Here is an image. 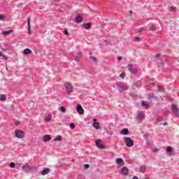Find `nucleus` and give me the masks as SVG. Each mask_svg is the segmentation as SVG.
<instances>
[{"label": "nucleus", "mask_w": 179, "mask_h": 179, "mask_svg": "<svg viewBox=\"0 0 179 179\" xmlns=\"http://www.w3.org/2000/svg\"><path fill=\"white\" fill-rule=\"evenodd\" d=\"M64 87L67 94H71L73 92V86L69 83H64Z\"/></svg>", "instance_id": "1"}, {"label": "nucleus", "mask_w": 179, "mask_h": 179, "mask_svg": "<svg viewBox=\"0 0 179 179\" xmlns=\"http://www.w3.org/2000/svg\"><path fill=\"white\" fill-rule=\"evenodd\" d=\"M15 138H17L18 139H23L25 136L24 131L19 129L15 131Z\"/></svg>", "instance_id": "2"}, {"label": "nucleus", "mask_w": 179, "mask_h": 179, "mask_svg": "<svg viewBox=\"0 0 179 179\" xmlns=\"http://www.w3.org/2000/svg\"><path fill=\"white\" fill-rule=\"evenodd\" d=\"M124 142L127 148H132L134 146V140L129 137H125Z\"/></svg>", "instance_id": "3"}, {"label": "nucleus", "mask_w": 179, "mask_h": 179, "mask_svg": "<svg viewBox=\"0 0 179 179\" xmlns=\"http://www.w3.org/2000/svg\"><path fill=\"white\" fill-rule=\"evenodd\" d=\"M136 119L138 120V122H141V121H142V120H145V113H137Z\"/></svg>", "instance_id": "4"}, {"label": "nucleus", "mask_w": 179, "mask_h": 179, "mask_svg": "<svg viewBox=\"0 0 179 179\" xmlns=\"http://www.w3.org/2000/svg\"><path fill=\"white\" fill-rule=\"evenodd\" d=\"M96 145L97 146V148H99V149H106V148H104V146H103V143L101 141V140H96Z\"/></svg>", "instance_id": "5"}, {"label": "nucleus", "mask_w": 179, "mask_h": 179, "mask_svg": "<svg viewBox=\"0 0 179 179\" xmlns=\"http://www.w3.org/2000/svg\"><path fill=\"white\" fill-rule=\"evenodd\" d=\"M94 123L93 127L95 128V129H100V125L99 124V122H97V119H93Z\"/></svg>", "instance_id": "6"}, {"label": "nucleus", "mask_w": 179, "mask_h": 179, "mask_svg": "<svg viewBox=\"0 0 179 179\" xmlns=\"http://www.w3.org/2000/svg\"><path fill=\"white\" fill-rule=\"evenodd\" d=\"M50 171H51V170L49 168H45L43 169L41 175L42 176H47V174H49Z\"/></svg>", "instance_id": "7"}, {"label": "nucleus", "mask_w": 179, "mask_h": 179, "mask_svg": "<svg viewBox=\"0 0 179 179\" xmlns=\"http://www.w3.org/2000/svg\"><path fill=\"white\" fill-rule=\"evenodd\" d=\"M171 110L173 111V113H178L179 108H178V107H177V105H172Z\"/></svg>", "instance_id": "8"}, {"label": "nucleus", "mask_w": 179, "mask_h": 179, "mask_svg": "<svg viewBox=\"0 0 179 179\" xmlns=\"http://www.w3.org/2000/svg\"><path fill=\"white\" fill-rule=\"evenodd\" d=\"M122 174H123V176H128V168L127 166L122 168Z\"/></svg>", "instance_id": "9"}, {"label": "nucleus", "mask_w": 179, "mask_h": 179, "mask_svg": "<svg viewBox=\"0 0 179 179\" xmlns=\"http://www.w3.org/2000/svg\"><path fill=\"white\" fill-rule=\"evenodd\" d=\"M77 112L78 113H85V110H83V108L82 107V105L78 104L77 106Z\"/></svg>", "instance_id": "10"}, {"label": "nucleus", "mask_w": 179, "mask_h": 179, "mask_svg": "<svg viewBox=\"0 0 179 179\" xmlns=\"http://www.w3.org/2000/svg\"><path fill=\"white\" fill-rule=\"evenodd\" d=\"M120 134L122 135H129V131L128 130V129L125 128L120 131Z\"/></svg>", "instance_id": "11"}, {"label": "nucleus", "mask_w": 179, "mask_h": 179, "mask_svg": "<svg viewBox=\"0 0 179 179\" xmlns=\"http://www.w3.org/2000/svg\"><path fill=\"white\" fill-rule=\"evenodd\" d=\"M51 141V136L50 135H45L43 136V142H48Z\"/></svg>", "instance_id": "12"}, {"label": "nucleus", "mask_w": 179, "mask_h": 179, "mask_svg": "<svg viewBox=\"0 0 179 179\" xmlns=\"http://www.w3.org/2000/svg\"><path fill=\"white\" fill-rule=\"evenodd\" d=\"M116 164H119V166H121L124 164V160L121 158L116 159Z\"/></svg>", "instance_id": "13"}, {"label": "nucleus", "mask_w": 179, "mask_h": 179, "mask_svg": "<svg viewBox=\"0 0 179 179\" xmlns=\"http://www.w3.org/2000/svg\"><path fill=\"white\" fill-rule=\"evenodd\" d=\"M76 23H80L81 22H83V18L80 15H78L76 18Z\"/></svg>", "instance_id": "14"}, {"label": "nucleus", "mask_w": 179, "mask_h": 179, "mask_svg": "<svg viewBox=\"0 0 179 179\" xmlns=\"http://www.w3.org/2000/svg\"><path fill=\"white\" fill-rule=\"evenodd\" d=\"M52 118V115L51 114L48 115V116H46L45 117V122H50V121H51Z\"/></svg>", "instance_id": "15"}, {"label": "nucleus", "mask_w": 179, "mask_h": 179, "mask_svg": "<svg viewBox=\"0 0 179 179\" xmlns=\"http://www.w3.org/2000/svg\"><path fill=\"white\" fill-rule=\"evenodd\" d=\"M29 54H31V50L27 48L24 50V55H29Z\"/></svg>", "instance_id": "16"}, {"label": "nucleus", "mask_w": 179, "mask_h": 179, "mask_svg": "<svg viewBox=\"0 0 179 179\" xmlns=\"http://www.w3.org/2000/svg\"><path fill=\"white\" fill-rule=\"evenodd\" d=\"M120 89L121 90H128V86L125 84L120 85Z\"/></svg>", "instance_id": "17"}, {"label": "nucleus", "mask_w": 179, "mask_h": 179, "mask_svg": "<svg viewBox=\"0 0 179 179\" xmlns=\"http://www.w3.org/2000/svg\"><path fill=\"white\" fill-rule=\"evenodd\" d=\"M10 33H12V30H9V31H2V34L3 36H8L9 34H10Z\"/></svg>", "instance_id": "18"}, {"label": "nucleus", "mask_w": 179, "mask_h": 179, "mask_svg": "<svg viewBox=\"0 0 179 179\" xmlns=\"http://www.w3.org/2000/svg\"><path fill=\"white\" fill-rule=\"evenodd\" d=\"M145 170H146V166H141L139 168L140 173H145Z\"/></svg>", "instance_id": "19"}, {"label": "nucleus", "mask_w": 179, "mask_h": 179, "mask_svg": "<svg viewBox=\"0 0 179 179\" xmlns=\"http://www.w3.org/2000/svg\"><path fill=\"white\" fill-rule=\"evenodd\" d=\"M53 141L55 142H61V141H62V137H61V136H57V138H55V139H53Z\"/></svg>", "instance_id": "20"}, {"label": "nucleus", "mask_w": 179, "mask_h": 179, "mask_svg": "<svg viewBox=\"0 0 179 179\" xmlns=\"http://www.w3.org/2000/svg\"><path fill=\"white\" fill-rule=\"evenodd\" d=\"M0 100H1V101H6V96L5 94H1L0 96Z\"/></svg>", "instance_id": "21"}, {"label": "nucleus", "mask_w": 179, "mask_h": 179, "mask_svg": "<svg viewBox=\"0 0 179 179\" xmlns=\"http://www.w3.org/2000/svg\"><path fill=\"white\" fill-rule=\"evenodd\" d=\"M83 26H84V28L86 29L87 30H89V29L92 27L90 24H87V23L83 24Z\"/></svg>", "instance_id": "22"}, {"label": "nucleus", "mask_w": 179, "mask_h": 179, "mask_svg": "<svg viewBox=\"0 0 179 179\" xmlns=\"http://www.w3.org/2000/svg\"><path fill=\"white\" fill-rule=\"evenodd\" d=\"M173 152V148L171 146H169L166 149V153H171Z\"/></svg>", "instance_id": "23"}, {"label": "nucleus", "mask_w": 179, "mask_h": 179, "mask_svg": "<svg viewBox=\"0 0 179 179\" xmlns=\"http://www.w3.org/2000/svg\"><path fill=\"white\" fill-rule=\"evenodd\" d=\"M143 138L145 139V141H149V134H148V133L144 134Z\"/></svg>", "instance_id": "24"}, {"label": "nucleus", "mask_w": 179, "mask_h": 179, "mask_svg": "<svg viewBox=\"0 0 179 179\" xmlns=\"http://www.w3.org/2000/svg\"><path fill=\"white\" fill-rule=\"evenodd\" d=\"M149 30H150V31H155V30H156V26L153 25V26L150 27L149 28Z\"/></svg>", "instance_id": "25"}, {"label": "nucleus", "mask_w": 179, "mask_h": 179, "mask_svg": "<svg viewBox=\"0 0 179 179\" xmlns=\"http://www.w3.org/2000/svg\"><path fill=\"white\" fill-rule=\"evenodd\" d=\"M15 166H16V164H15L14 162L10 163V167L11 169H15Z\"/></svg>", "instance_id": "26"}, {"label": "nucleus", "mask_w": 179, "mask_h": 179, "mask_svg": "<svg viewBox=\"0 0 179 179\" xmlns=\"http://www.w3.org/2000/svg\"><path fill=\"white\" fill-rule=\"evenodd\" d=\"M59 110H60L61 113H65V111H66L64 106L60 107Z\"/></svg>", "instance_id": "27"}, {"label": "nucleus", "mask_w": 179, "mask_h": 179, "mask_svg": "<svg viewBox=\"0 0 179 179\" xmlns=\"http://www.w3.org/2000/svg\"><path fill=\"white\" fill-rule=\"evenodd\" d=\"M14 124L15 127H19V125H20V122L18 120H15Z\"/></svg>", "instance_id": "28"}, {"label": "nucleus", "mask_w": 179, "mask_h": 179, "mask_svg": "<svg viewBox=\"0 0 179 179\" xmlns=\"http://www.w3.org/2000/svg\"><path fill=\"white\" fill-rule=\"evenodd\" d=\"M27 169H29V164H25L22 166V170H26Z\"/></svg>", "instance_id": "29"}, {"label": "nucleus", "mask_w": 179, "mask_h": 179, "mask_svg": "<svg viewBox=\"0 0 179 179\" xmlns=\"http://www.w3.org/2000/svg\"><path fill=\"white\" fill-rule=\"evenodd\" d=\"M169 10L171 12H176V10H177V8H176V7H171L169 8Z\"/></svg>", "instance_id": "30"}, {"label": "nucleus", "mask_w": 179, "mask_h": 179, "mask_svg": "<svg viewBox=\"0 0 179 179\" xmlns=\"http://www.w3.org/2000/svg\"><path fill=\"white\" fill-rule=\"evenodd\" d=\"M157 121H158L159 122L163 121V117H162V116L158 117H157Z\"/></svg>", "instance_id": "31"}, {"label": "nucleus", "mask_w": 179, "mask_h": 179, "mask_svg": "<svg viewBox=\"0 0 179 179\" xmlns=\"http://www.w3.org/2000/svg\"><path fill=\"white\" fill-rule=\"evenodd\" d=\"M28 34H31V29L30 25H28Z\"/></svg>", "instance_id": "32"}, {"label": "nucleus", "mask_w": 179, "mask_h": 179, "mask_svg": "<svg viewBox=\"0 0 179 179\" xmlns=\"http://www.w3.org/2000/svg\"><path fill=\"white\" fill-rule=\"evenodd\" d=\"M70 128H71V129H75V124L73 123H71L70 124Z\"/></svg>", "instance_id": "33"}, {"label": "nucleus", "mask_w": 179, "mask_h": 179, "mask_svg": "<svg viewBox=\"0 0 179 179\" xmlns=\"http://www.w3.org/2000/svg\"><path fill=\"white\" fill-rule=\"evenodd\" d=\"M134 39L136 41H141V38H139L138 36H134Z\"/></svg>", "instance_id": "34"}, {"label": "nucleus", "mask_w": 179, "mask_h": 179, "mask_svg": "<svg viewBox=\"0 0 179 179\" xmlns=\"http://www.w3.org/2000/svg\"><path fill=\"white\" fill-rule=\"evenodd\" d=\"M141 104H142V106H143L144 107H148V104L145 103V101H142V102H141Z\"/></svg>", "instance_id": "35"}, {"label": "nucleus", "mask_w": 179, "mask_h": 179, "mask_svg": "<svg viewBox=\"0 0 179 179\" xmlns=\"http://www.w3.org/2000/svg\"><path fill=\"white\" fill-rule=\"evenodd\" d=\"M159 148H154L153 149V152L154 153H157V152H159Z\"/></svg>", "instance_id": "36"}, {"label": "nucleus", "mask_w": 179, "mask_h": 179, "mask_svg": "<svg viewBox=\"0 0 179 179\" xmlns=\"http://www.w3.org/2000/svg\"><path fill=\"white\" fill-rule=\"evenodd\" d=\"M89 167H90V165H89V164H85L84 165V169H89Z\"/></svg>", "instance_id": "37"}, {"label": "nucleus", "mask_w": 179, "mask_h": 179, "mask_svg": "<svg viewBox=\"0 0 179 179\" xmlns=\"http://www.w3.org/2000/svg\"><path fill=\"white\" fill-rule=\"evenodd\" d=\"M153 97H154L153 94H148V98H150V99H153Z\"/></svg>", "instance_id": "38"}, {"label": "nucleus", "mask_w": 179, "mask_h": 179, "mask_svg": "<svg viewBox=\"0 0 179 179\" xmlns=\"http://www.w3.org/2000/svg\"><path fill=\"white\" fill-rule=\"evenodd\" d=\"M30 170H37V167L36 166H31Z\"/></svg>", "instance_id": "39"}, {"label": "nucleus", "mask_w": 179, "mask_h": 179, "mask_svg": "<svg viewBox=\"0 0 179 179\" xmlns=\"http://www.w3.org/2000/svg\"><path fill=\"white\" fill-rule=\"evenodd\" d=\"M5 19V16L0 15V20H3Z\"/></svg>", "instance_id": "40"}, {"label": "nucleus", "mask_w": 179, "mask_h": 179, "mask_svg": "<svg viewBox=\"0 0 179 179\" xmlns=\"http://www.w3.org/2000/svg\"><path fill=\"white\" fill-rule=\"evenodd\" d=\"M64 34H66V36H69V33L68 32L67 30L64 31Z\"/></svg>", "instance_id": "41"}, {"label": "nucleus", "mask_w": 179, "mask_h": 179, "mask_svg": "<svg viewBox=\"0 0 179 179\" xmlns=\"http://www.w3.org/2000/svg\"><path fill=\"white\" fill-rule=\"evenodd\" d=\"M120 76V78H125V73H122Z\"/></svg>", "instance_id": "42"}, {"label": "nucleus", "mask_w": 179, "mask_h": 179, "mask_svg": "<svg viewBox=\"0 0 179 179\" xmlns=\"http://www.w3.org/2000/svg\"><path fill=\"white\" fill-rule=\"evenodd\" d=\"M27 22H28V26H30V18L27 19Z\"/></svg>", "instance_id": "43"}, {"label": "nucleus", "mask_w": 179, "mask_h": 179, "mask_svg": "<svg viewBox=\"0 0 179 179\" xmlns=\"http://www.w3.org/2000/svg\"><path fill=\"white\" fill-rule=\"evenodd\" d=\"M159 57H160V54H157V55H155V58H159Z\"/></svg>", "instance_id": "44"}, {"label": "nucleus", "mask_w": 179, "mask_h": 179, "mask_svg": "<svg viewBox=\"0 0 179 179\" xmlns=\"http://www.w3.org/2000/svg\"><path fill=\"white\" fill-rule=\"evenodd\" d=\"M121 59H122V57H119L117 58V60H118V61H121Z\"/></svg>", "instance_id": "45"}, {"label": "nucleus", "mask_w": 179, "mask_h": 179, "mask_svg": "<svg viewBox=\"0 0 179 179\" xmlns=\"http://www.w3.org/2000/svg\"><path fill=\"white\" fill-rule=\"evenodd\" d=\"M133 179H139V178H138V176H134Z\"/></svg>", "instance_id": "46"}, {"label": "nucleus", "mask_w": 179, "mask_h": 179, "mask_svg": "<svg viewBox=\"0 0 179 179\" xmlns=\"http://www.w3.org/2000/svg\"><path fill=\"white\" fill-rule=\"evenodd\" d=\"M163 125H164V126H166V125H167V123H164V124H163Z\"/></svg>", "instance_id": "47"}, {"label": "nucleus", "mask_w": 179, "mask_h": 179, "mask_svg": "<svg viewBox=\"0 0 179 179\" xmlns=\"http://www.w3.org/2000/svg\"><path fill=\"white\" fill-rule=\"evenodd\" d=\"M79 114H80L81 115H83V113H80Z\"/></svg>", "instance_id": "48"}, {"label": "nucleus", "mask_w": 179, "mask_h": 179, "mask_svg": "<svg viewBox=\"0 0 179 179\" xmlns=\"http://www.w3.org/2000/svg\"><path fill=\"white\" fill-rule=\"evenodd\" d=\"M129 13H131V15H132V11H129Z\"/></svg>", "instance_id": "49"}]
</instances>
